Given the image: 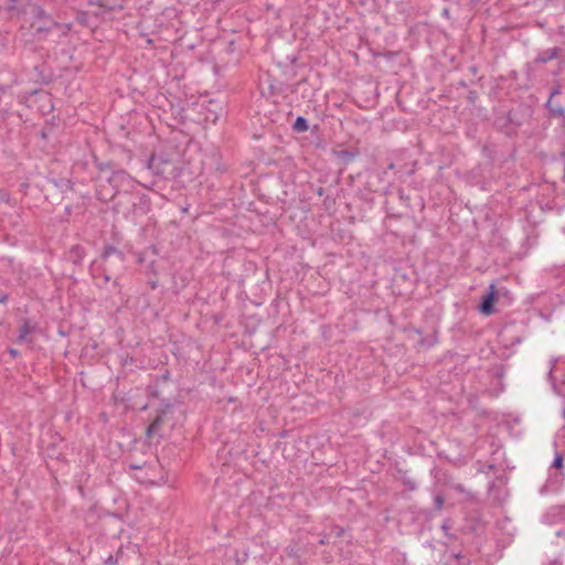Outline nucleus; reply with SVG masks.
<instances>
[{
  "mask_svg": "<svg viewBox=\"0 0 565 565\" xmlns=\"http://www.w3.org/2000/svg\"><path fill=\"white\" fill-rule=\"evenodd\" d=\"M22 29L28 25L33 39L36 41H44L55 31L62 29L58 22L36 4H28L22 11Z\"/></svg>",
  "mask_w": 565,
  "mask_h": 565,
  "instance_id": "nucleus-1",
  "label": "nucleus"
},
{
  "mask_svg": "<svg viewBox=\"0 0 565 565\" xmlns=\"http://www.w3.org/2000/svg\"><path fill=\"white\" fill-rule=\"evenodd\" d=\"M113 285H114V287H116V288H118V289L120 288V285H119V282H118V279H117V278H115V279H114Z\"/></svg>",
  "mask_w": 565,
  "mask_h": 565,
  "instance_id": "nucleus-20",
  "label": "nucleus"
},
{
  "mask_svg": "<svg viewBox=\"0 0 565 565\" xmlns=\"http://www.w3.org/2000/svg\"><path fill=\"white\" fill-rule=\"evenodd\" d=\"M162 424V416L161 415H158L154 420L149 425V427L147 428V436L148 437H151L153 435H156L160 428Z\"/></svg>",
  "mask_w": 565,
  "mask_h": 565,
  "instance_id": "nucleus-13",
  "label": "nucleus"
},
{
  "mask_svg": "<svg viewBox=\"0 0 565 565\" xmlns=\"http://www.w3.org/2000/svg\"><path fill=\"white\" fill-rule=\"evenodd\" d=\"M552 467L557 468V469L563 467V457L561 455H556V457L554 458V461L552 463Z\"/></svg>",
  "mask_w": 565,
  "mask_h": 565,
  "instance_id": "nucleus-16",
  "label": "nucleus"
},
{
  "mask_svg": "<svg viewBox=\"0 0 565 565\" xmlns=\"http://www.w3.org/2000/svg\"><path fill=\"white\" fill-rule=\"evenodd\" d=\"M559 51L561 50L558 47L545 50L537 55L536 62L547 63L548 61L556 58L558 56Z\"/></svg>",
  "mask_w": 565,
  "mask_h": 565,
  "instance_id": "nucleus-8",
  "label": "nucleus"
},
{
  "mask_svg": "<svg viewBox=\"0 0 565 565\" xmlns=\"http://www.w3.org/2000/svg\"><path fill=\"white\" fill-rule=\"evenodd\" d=\"M85 256V249L81 245H74L70 250V258L73 263L78 264Z\"/></svg>",
  "mask_w": 565,
  "mask_h": 565,
  "instance_id": "nucleus-10",
  "label": "nucleus"
},
{
  "mask_svg": "<svg viewBox=\"0 0 565 565\" xmlns=\"http://www.w3.org/2000/svg\"><path fill=\"white\" fill-rule=\"evenodd\" d=\"M497 296L495 286L491 284L489 286V292L483 297L480 303V311L484 315H491L493 312V305Z\"/></svg>",
  "mask_w": 565,
  "mask_h": 565,
  "instance_id": "nucleus-5",
  "label": "nucleus"
},
{
  "mask_svg": "<svg viewBox=\"0 0 565 565\" xmlns=\"http://www.w3.org/2000/svg\"><path fill=\"white\" fill-rule=\"evenodd\" d=\"M309 128L308 126V121L305 117H297L295 124H294V129L298 132H302V131H307Z\"/></svg>",
  "mask_w": 565,
  "mask_h": 565,
  "instance_id": "nucleus-14",
  "label": "nucleus"
},
{
  "mask_svg": "<svg viewBox=\"0 0 565 565\" xmlns=\"http://www.w3.org/2000/svg\"><path fill=\"white\" fill-rule=\"evenodd\" d=\"M9 353H10V355H11V356H13V358H15V356H18V355H19L18 350L12 349V348H11V349H9Z\"/></svg>",
  "mask_w": 565,
  "mask_h": 565,
  "instance_id": "nucleus-18",
  "label": "nucleus"
},
{
  "mask_svg": "<svg viewBox=\"0 0 565 565\" xmlns=\"http://www.w3.org/2000/svg\"><path fill=\"white\" fill-rule=\"evenodd\" d=\"M7 300H8V296H7V295H4V296H2V297L0 298V302H1V303H6V302H7Z\"/></svg>",
  "mask_w": 565,
  "mask_h": 565,
  "instance_id": "nucleus-21",
  "label": "nucleus"
},
{
  "mask_svg": "<svg viewBox=\"0 0 565 565\" xmlns=\"http://www.w3.org/2000/svg\"><path fill=\"white\" fill-rule=\"evenodd\" d=\"M434 501H435V508L437 510H441L444 507V502H445L444 497L438 494L435 497Z\"/></svg>",
  "mask_w": 565,
  "mask_h": 565,
  "instance_id": "nucleus-15",
  "label": "nucleus"
},
{
  "mask_svg": "<svg viewBox=\"0 0 565 565\" xmlns=\"http://www.w3.org/2000/svg\"><path fill=\"white\" fill-rule=\"evenodd\" d=\"M546 107L554 116L562 117L565 115V110L563 109V107H561L558 104H555L552 98H548Z\"/></svg>",
  "mask_w": 565,
  "mask_h": 565,
  "instance_id": "nucleus-11",
  "label": "nucleus"
},
{
  "mask_svg": "<svg viewBox=\"0 0 565 565\" xmlns=\"http://www.w3.org/2000/svg\"><path fill=\"white\" fill-rule=\"evenodd\" d=\"M564 416H565V408H564V412H563Z\"/></svg>",
  "mask_w": 565,
  "mask_h": 565,
  "instance_id": "nucleus-23",
  "label": "nucleus"
},
{
  "mask_svg": "<svg viewBox=\"0 0 565 565\" xmlns=\"http://www.w3.org/2000/svg\"><path fill=\"white\" fill-rule=\"evenodd\" d=\"M148 168L157 175L168 177L171 174L173 163L164 154H152L148 160Z\"/></svg>",
  "mask_w": 565,
  "mask_h": 565,
  "instance_id": "nucleus-4",
  "label": "nucleus"
},
{
  "mask_svg": "<svg viewBox=\"0 0 565 565\" xmlns=\"http://www.w3.org/2000/svg\"><path fill=\"white\" fill-rule=\"evenodd\" d=\"M435 342H436V339H435V338H433V339L429 341V343H428V344H429V345H433Z\"/></svg>",
  "mask_w": 565,
  "mask_h": 565,
  "instance_id": "nucleus-22",
  "label": "nucleus"
},
{
  "mask_svg": "<svg viewBox=\"0 0 565 565\" xmlns=\"http://www.w3.org/2000/svg\"><path fill=\"white\" fill-rule=\"evenodd\" d=\"M106 565H114L115 564V561H114V557L113 556H109L106 562H105Z\"/></svg>",
  "mask_w": 565,
  "mask_h": 565,
  "instance_id": "nucleus-19",
  "label": "nucleus"
},
{
  "mask_svg": "<svg viewBox=\"0 0 565 565\" xmlns=\"http://www.w3.org/2000/svg\"><path fill=\"white\" fill-rule=\"evenodd\" d=\"M107 181L113 188L111 192H105V185H99V189L97 190V198L105 202L115 198V195L119 193V188L121 185H130L134 182L132 179L122 170L113 172Z\"/></svg>",
  "mask_w": 565,
  "mask_h": 565,
  "instance_id": "nucleus-3",
  "label": "nucleus"
},
{
  "mask_svg": "<svg viewBox=\"0 0 565 565\" xmlns=\"http://www.w3.org/2000/svg\"><path fill=\"white\" fill-rule=\"evenodd\" d=\"M125 254L113 246H105L102 255L100 263L94 260L89 267L92 277L96 284L104 287L111 280V275L115 271L124 269Z\"/></svg>",
  "mask_w": 565,
  "mask_h": 565,
  "instance_id": "nucleus-2",
  "label": "nucleus"
},
{
  "mask_svg": "<svg viewBox=\"0 0 565 565\" xmlns=\"http://www.w3.org/2000/svg\"><path fill=\"white\" fill-rule=\"evenodd\" d=\"M89 14H94V15L98 17V15L102 14V11H98L95 8H92L88 11L78 13L77 20L79 21V23H82L84 25H87V24H89V22H88V15Z\"/></svg>",
  "mask_w": 565,
  "mask_h": 565,
  "instance_id": "nucleus-12",
  "label": "nucleus"
},
{
  "mask_svg": "<svg viewBox=\"0 0 565 565\" xmlns=\"http://www.w3.org/2000/svg\"><path fill=\"white\" fill-rule=\"evenodd\" d=\"M34 329L35 326H31L29 321H24L23 324L19 328V335L17 342L20 344H32V341L29 339V335L34 331Z\"/></svg>",
  "mask_w": 565,
  "mask_h": 565,
  "instance_id": "nucleus-7",
  "label": "nucleus"
},
{
  "mask_svg": "<svg viewBox=\"0 0 565 565\" xmlns=\"http://www.w3.org/2000/svg\"><path fill=\"white\" fill-rule=\"evenodd\" d=\"M124 0H99L98 4L90 3V8H96V10L100 11L102 9L105 11H114L116 9L122 8Z\"/></svg>",
  "mask_w": 565,
  "mask_h": 565,
  "instance_id": "nucleus-6",
  "label": "nucleus"
},
{
  "mask_svg": "<svg viewBox=\"0 0 565 565\" xmlns=\"http://www.w3.org/2000/svg\"><path fill=\"white\" fill-rule=\"evenodd\" d=\"M561 94V87L559 85H557L552 92H551V95H550V98H554L556 95H559Z\"/></svg>",
  "mask_w": 565,
  "mask_h": 565,
  "instance_id": "nucleus-17",
  "label": "nucleus"
},
{
  "mask_svg": "<svg viewBox=\"0 0 565 565\" xmlns=\"http://www.w3.org/2000/svg\"><path fill=\"white\" fill-rule=\"evenodd\" d=\"M469 559L461 553H451L448 556V561L445 565H468Z\"/></svg>",
  "mask_w": 565,
  "mask_h": 565,
  "instance_id": "nucleus-9",
  "label": "nucleus"
}]
</instances>
